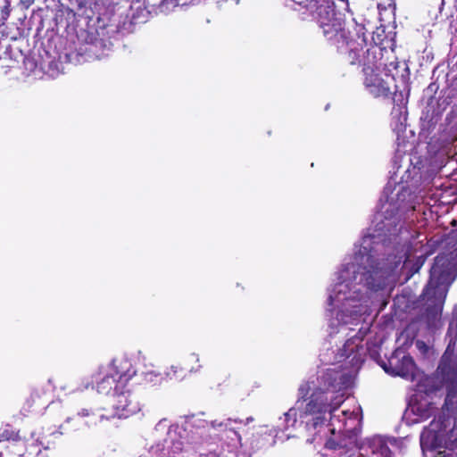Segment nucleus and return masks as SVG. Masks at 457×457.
<instances>
[{
  "instance_id": "1",
  "label": "nucleus",
  "mask_w": 457,
  "mask_h": 457,
  "mask_svg": "<svg viewBox=\"0 0 457 457\" xmlns=\"http://www.w3.org/2000/svg\"><path fill=\"white\" fill-rule=\"evenodd\" d=\"M373 230L354 245L353 254L345 259L328 288L329 344L335 343L337 349L327 348L320 356L322 362L334 367L326 369L316 380L301 384L294 406L279 418L278 428L283 431L304 425L320 436L342 434L338 443L326 442L333 450L330 457H363L359 451L368 453L364 446H357L360 407L337 413L345 401L344 390L353 383L348 366L358 368L366 354L361 342L369 328L357 327L369 314L377 295L391 291L402 272L406 271L404 280H408L422 264L417 262L413 270H408L414 254L403 226H374ZM368 447L370 457H392L380 436L368 440Z\"/></svg>"
},
{
  "instance_id": "2",
  "label": "nucleus",
  "mask_w": 457,
  "mask_h": 457,
  "mask_svg": "<svg viewBox=\"0 0 457 457\" xmlns=\"http://www.w3.org/2000/svg\"><path fill=\"white\" fill-rule=\"evenodd\" d=\"M135 375L136 370L127 356L115 357L101 365L95 375L97 393L111 398L112 417L127 419L140 411L137 396L127 389Z\"/></svg>"
},
{
  "instance_id": "3",
  "label": "nucleus",
  "mask_w": 457,
  "mask_h": 457,
  "mask_svg": "<svg viewBox=\"0 0 457 457\" xmlns=\"http://www.w3.org/2000/svg\"><path fill=\"white\" fill-rule=\"evenodd\" d=\"M454 237L449 238L448 245L452 250L448 253H442L436 257L434 265L430 270V279L424 290V296L428 299L435 298L439 305L428 312V324L431 328L441 327L442 304L446 297L449 286L457 277V241L453 242Z\"/></svg>"
},
{
  "instance_id": "4",
  "label": "nucleus",
  "mask_w": 457,
  "mask_h": 457,
  "mask_svg": "<svg viewBox=\"0 0 457 457\" xmlns=\"http://www.w3.org/2000/svg\"><path fill=\"white\" fill-rule=\"evenodd\" d=\"M420 447L424 455L437 451L439 457H457V423L446 432L443 421H432L420 435Z\"/></svg>"
},
{
  "instance_id": "5",
  "label": "nucleus",
  "mask_w": 457,
  "mask_h": 457,
  "mask_svg": "<svg viewBox=\"0 0 457 457\" xmlns=\"http://www.w3.org/2000/svg\"><path fill=\"white\" fill-rule=\"evenodd\" d=\"M385 370L394 376H399L413 382L417 381L419 391H423V386L431 382V378L418 369L412 358L399 349L389 359V366L385 368Z\"/></svg>"
},
{
  "instance_id": "6",
  "label": "nucleus",
  "mask_w": 457,
  "mask_h": 457,
  "mask_svg": "<svg viewBox=\"0 0 457 457\" xmlns=\"http://www.w3.org/2000/svg\"><path fill=\"white\" fill-rule=\"evenodd\" d=\"M437 372L446 380L445 404L453 405L457 402V371L454 370L453 350L451 344L443 354Z\"/></svg>"
},
{
  "instance_id": "7",
  "label": "nucleus",
  "mask_w": 457,
  "mask_h": 457,
  "mask_svg": "<svg viewBox=\"0 0 457 457\" xmlns=\"http://www.w3.org/2000/svg\"><path fill=\"white\" fill-rule=\"evenodd\" d=\"M364 86L370 95L375 97L384 96L389 93L387 83L375 73L373 69L367 67L364 69Z\"/></svg>"
},
{
  "instance_id": "8",
  "label": "nucleus",
  "mask_w": 457,
  "mask_h": 457,
  "mask_svg": "<svg viewBox=\"0 0 457 457\" xmlns=\"http://www.w3.org/2000/svg\"><path fill=\"white\" fill-rule=\"evenodd\" d=\"M79 416H81V417H89L90 416V413H89V411L87 410V409H84L82 410L81 411H79L78 413ZM91 419L90 420L87 421V424L88 425H96L97 423V420H99V421H101L102 420L104 419H108V417H106L104 414H99L97 416V418L96 417V414L95 413H92L91 414Z\"/></svg>"
},
{
  "instance_id": "9",
  "label": "nucleus",
  "mask_w": 457,
  "mask_h": 457,
  "mask_svg": "<svg viewBox=\"0 0 457 457\" xmlns=\"http://www.w3.org/2000/svg\"><path fill=\"white\" fill-rule=\"evenodd\" d=\"M237 422V420H232L230 419L224 420L221 421L214 420L212 421V425L214 428H220V430H226V429H233L231 427L232 423Z\"/></svg>"
},
{
  "instance_id": "10",
  "label": "nucleus",
  "mask_w": 457,
  "mask_h": 457,
  "mask_svg": "<svg viewBox=\"0 0 457 457\" xmlns=\"http://www.w3.org/2000/svg\"><path fill=\"white\" fill-rule=\"evenodd\" d=\"M392 114L394 115V117L396 114H398L400 116L397 121H395V123H392L393 129L397 131V132L402 131L403 129V127H404L403 122L402 120H400L401 117L403 116L402 115V109L399 108L397 110H394Z\"/></svg>"
},
{
  "instance_id": "11",
  "label": "nucleus",
  "mask_w": 457,
  "mask_h": 457,
  "mask_svg": "<svg viewBox=\"0 0 457 457\" xmlns=\"http://www.w3.org/2000/svg\"><path fill=\"white\" fill-rule=\"evenodd\" d=\"M181 370L178 366H170V368L165 372V376L169 379H178L180 378Z\"/></svg>"
},
{
  "instance_id": "12",
  "label": "nucleus",
  "mask_w": 457,
  "mask_h": 457,
  "mask_svg": "<svg viewBox=\"0 0 457 457\" xmlns=\"http://www.w3.org/2000/svg\"><path fill=\"white\" fill-rule=\"evenodd\" d=\"M10 0H0V17L6 19L9 16Z\"/></svg>"
},
{
  "instance_id": "13",
  "label": "nucleus",
  "mask_w": 457,
  "mask_h": 457,
  "mask_svg": "<svg viewBox=\"0 0 457 457\" xmlns=\"http://www.w3.org/2000/svg\"><path fill=\"white\" fill-rule=\"evenodd\" d=\"M415 345L420 353L424 355L429 354L430 347L425 342L421 340H417Z\"/></svg>"
},
{
  "instance_id": "14",
  "label": "nucleus",
  "mask_w": 457,
  "mask_h": 457,
  "mask_svg": "<svg viewBox=\"0 0 457 457\" xmlns=\"http://www.w3.org/2000/svg\"><path fill=\"white\" fill-rule=\"evenodd\" d=\"M60 388L64 391L69 390L70 393L75 392L79 389V387L74 386L73 380L71 378H69L66 383L61 384Z\"/></svg>"
},
{
  "instance_id": "15",
  "label": "nucleus",
  "mask_w": 457,
  "mask_h": 457,
  "mask_svg": "<svg viewBox=\"0 0 457 457\" xmlns=\"http://www.w3.org/2000/svg\"><path fill=\"white\" fill-rule=\"evenodd\" d=\"M145 379L149 382H157L162 379V377L159 373L157 374L154 371H149L145 373Z\"/></svg>"
},
{
  "instance_id": "16",
  "label": "nucleus",
  "mask_w": 457,
  "mask_h": 457,
  "mask_svg": "<svg viewBox=\"0 0 457 457\" xmlns=\"http://www.w3.org/2000/svg\"><path fill=\"white\" fill-rule=\"evenodd\" d=\"M448 332L449 334H453L454 337H456L457 335V322H455L454 320L451 321L450 325H449V329H448Z\"/></svg>"
},
{
  "instance_id": "17",
  "label": "nucleus",
  "mask_w": 457,
  "mask_h": 457,
  "mask_svg": "<svg viewBox=\"0 0 457 457\" xmlns=\"http://www.w3.org/2000/svg\"><path fill=\"white\" fill-rule=\"evenodd\" d=\"M420 407L419 405L413 404L411 406V410L412 412H418V411H420Z\"/></svg>"
},
{
  "instance_id": "18",
  "label": "nucleus",
  "mask_w": 457,
  "mask_h": 457,
  "mask_svg": "<svg viewBox=\"0 0 457 457\" xmlns=\"http://www.w3.org/2000/svg\"><path fill=\"white\" fill-rule=\"evenodd\" d=\"M429 414H430V413H429V410L428 409V410L424 411L423 412H421V413L420 414V418H426V417H428V416H429Z\"/></svg>"
},
{
  "instance_id": "19",
  "label": "nucleus",
  "mask_w": 457,
  "mask_h": 457,
  "mask_svg": "<svg viewBox=\"0 0 457 457\" xmlns=\"http://www.w3.org/2000/svg\"><path fill=\"white\" fill-rule=\"evenodd\" d=\"M89 386V382L86 383L84 386H83V388H87Z\"/></svg>"
},
{
  "instance_id": "20",
  "label": "nucleus",
  "mask_w": 457,
  "mask_h": 457,
  "mask_svg": "<svg viewBox=\"0 0 457 457\" xmlns=\"http://www.w3.org/2000/svg\"><path fill=\"white\" fill-rule=\"evenodd\" d=\"M251 421H253V418H251V417H250V418H247L246 422H247V423H249V422H251Z\"/></svg>"
},
{
  "instance_id": "21",
  "label": "nucleus",
  "mask_w": 457,
  "mask_h": 457,
  "mask_svg": "<svg viewBox=\"0 0 457 457\" xmlns=\"http://www.w3.org/2000/svg\"><path fill=\"white\" fill-rule=\"evenodd\" d=\"M456 138H457V137H456V136H454V137H453L451 138V141H454V140H456Z\"/></svg>"
},
{
  "instance_id": "22",
  "label": "nucleus",
  "mask_w": 457,
  "mask_h": 457,
  "mask_svg": "<svg viewBox=\"0 0 457 457\" xmlns=\"http://www.w3.org/2000/svg\"><path fill=\"white\" fill-rule=\"evenodd\" d=\"M293 436H291L290 434H287V439H289L290 437H292Z\"/></svg>"
},
{
  "instance_id": "23",
  "label": "nucleus",
  "mask_w": 457,
  "mask_h": 457,
  "mask_svg": "<svg viewBox=\"0 0 457 457\" xmlns=\"http://www.w3.org/2000/svg\"><path fill=\"white\" fill-rule=\"evenodd\" d=\"M71 420V418H68V419L66 420V422H70V420Z\"/></svg>"
}]
</instances>
